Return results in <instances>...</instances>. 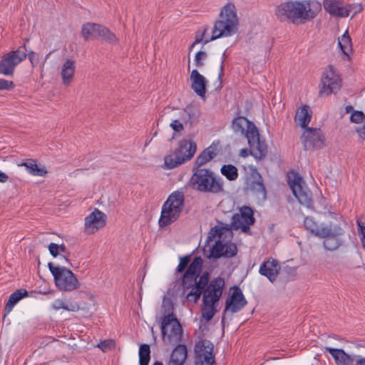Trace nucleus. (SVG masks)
<instances>
[{
  "mask_svg": "<svg viewBox=\"0 0 365 365\" xmlns=\"http://www.w3.org/2000/svg\"><path fill=\"white\" fill-rule=\"evenodd\" d=\"M222 69H223V66H222V62L221 65H220V72L219 73L218 78H221V77L222 76Z\"/></svg>",
  "mask_w": 365,
  "mask_h": 365,
  "instance_id": "60",
  "label": "nucleus"
},
{
  "mask_svg": "<svg viewBox=\"0 0 365 365\" xmlns=\"http://www.w3.org/2000/svg\"><path fill=\"white\" fill-rule=\"evenodd\" d=\"M301 141L306 150L322 148L325 145V138L317 128H307L301 135Z\"/></svg>",
  "mask_w": 365,
  "mask_h": 365,
  "instance_id": "12",
  "label": "nucleus"
},
{
  "mask_svg": "<svg viewBox=\"0 0 365 365\" xmlns=\"http://www.w3.org/2000/svg\"><path fill=\"white\" fill-rule=\"evenodd\" d=\"M322 11L317 0H294L282 3L275 9V16L280 21L304 24L316 18Z\"/></svg>",
  "mask_w": 365,
  "mask_h": 365,
  "instance_id": "1",
  "label": "nucleus"
},
{
  "mask_svg": "<svg viewBox=\"0 0 365 365\" xmlns=\"http://www.w3.org/2000/svg\"><path fill=\"white\" fill-rule=\"evenodd\" d=\"M107 216L102 211L95 208L93 211L84 219V232L93 235L106 225Z\"/></svg>",
  "mask_w": 365,
  "mask_h": 365,
  "instance_id": "13",
  "label": "nucleus"
},
{
  "mask_svg": "<svg viewBox=\"0 0 365 365\" xmlns=\"http://www.w3.org/2000/svg\"><path fill=\"white\" fill-rule=\"evenodd\" d=\"M312 110L309 106L304 105L300 106L296 111L294 121L296 124L300 126L304 130L309 125L312 119Z\"/></svg>",
  "mask_w": 365,
  "mask_h": 365,
  "instance_id": "23",
  "label": "nucleus"
},
{
  "mask_svg": "<svg viewBox=\"0 0 365 365\" xmlns=\"http://www.w3.org/2000/svg\"><path fill=\"white\" fill-rule=\"evenodd\" d=\"M197 150L196 143L190 140H182L180 142L178 148L175 152L182 157L185 162L190 160L195 154Z\"/></svg>",
  "mask_w": 365,
  "mask_h": 365,
  "instance_id": "22",
  "label": "nucleus"
},
{
  "mask_svg": "<svg viewBox=\"0 0 365 365\" xmlns=\"http://www.w3.org/2000/svg\"><path fill=\"white\" fill-rule=\"evenodd\" d=\"M195 365H217L214 345L209 340H200L194 349Z\"/></svg>",
  "mask_w": 365,
  "mask_h": 365,
  "instance_id": "9",
  "label": "nucleus"
},
{
  "mask_svg": "<svg viewBox=\"0 0 365 365\" xmlns=\"http://www.w3.org/2000/svg\"><path fill=\"white\" fill-rule=\"evenodd\" d=\"M344 4L341 0H324L323 6L326 11L335 17H341L344 15L342 9Z\"/></svg>",
  "mask_w": 365,
  "mask_h": 365,
  "instance_id": "31",
  "label": "nucleus"
},
{
  "mask_svg": "<svg viewBox=\"0 0 365 365\" xmlns=\"http://www.w3.org/2000/svg\"><path fill=\"white\" fill-rule=\"evenodd\" d=\"M88 299H90L91 302L88 304L89 307L94 306L95 305V299L94 296L93 294H88Z\"/></svg>",
  "mask_w": 365,
  "mask_h": 365,
  "instance_id": "58",
  "label": "nucleus"
},
{
  "mask_svg": "<svg viewBox=\"0 0 365 365\" xmlns=\"http://www.w3.org/2000/svg\"><path fill=\"white\" fill-rule=\"evenodd\" d=\"M232 237L231 230L222 226H215L209 232L207 245L203 248L207 258H219L222 256L230 257L236 255L237 247L230 242Z\"/></svg>",
  "mask_w": 365,
  "mask_h": 365,
  "instance_id": "3",
  "label": "nucleus"
},
{
  "mask_svg": "<svg viewBox=\"0 0 365 365\" xmlns=\"http://www.w3.org/2000/svg\"><path fill=\"white\" fill-rule=\"evenodd\" d=\"M249 155H252L250 147V150H248L247 148H244V149H242L240 152V155L243 158H245V157L248 156Z\"/></svg>",
  "mask_w": 365,
  "mask_h": 365,
  "instance_id": "56",
  "label": "nucleus"
},
{
  "mask_svg": "<svg viewBox=\"0 0 365 365\" xmlns=\"http://www.w3.org/2000/svg\"><path fill=\"white\" fill-rule=\"evenodd\" d=\"M207 57V53L204 51H199L196 53L194 57V63L197 67H202L204 66V61Z\"/></svg>",
  "mask_w": 365,
  "mask_h": 365,
  "instance_id": "48",
  "label": "nucleus"
},
{
  "mask_svg": "<svg viewBox=\"0 0 365 365\" xmlns=\"http://www.w3.org/2000/svg\"><path fill=\"white\" fill-rule=\"evenodd\" d=\"M346 113H349L351 111L350 115V120L351 123L359 124L365 120V115L362 111L353 110V108L351 106H346Z\"/></svg>",
  "mask_w": 365,
  "mask_h": 365,
  "instance_id": "43",
  "label": "nucleus"
},
{
  "mask_svg": "<svg viewBox=\"0 0 365 365\" xmlns=\"http://www.w3.org/2000/svg\"><path fill=\"white\" fill-rule=\"evenodd\" d=\"M139 365H148L150 359V348L147 344H143L139 347Z\"/></svg>",
  "mask_w": 365,
  "mask_h": 365,
  "instance_id": "39",
  "label": "nucleus"
},
{
  "mask_svg": "<svg viewBox=\"0 0 365 365\" xmlns=\"http://www.w3.org/2000/svg\"><path fill=\"white\" fill-rule=\"evenodd\" d=\"M153 365H163L160 361H155Z\"/></svg>",
  "mask_w": 365,
  "mask_h": 365,
  "instance_id": "61",
  "label": "nucleus"
},
{
  "mask_svg": "<svg viewBox=\"0 0 365 365\" xmlns=\"http://www.w3.org/2000/svg\"><path fill=\"white\" fill-rule=\"evenodd\" d=\"M187 357V347L184 344H178L172 351L167 365H183Z\"/></svg>",
  "mask_w": 365,
  "mask_h": 365,
  "instance_id": "25",
  "label": "nucleus"
},
{
  "mask_svg": "<svg viewBox=\"0 0 365 365\" xmlns=\"http://www.w3.org/2000/svg\"><path fill=\"white\" fill-rule=\"evenodd\" d=\"M281 267L278 261L269 258L259 267V274H279Z\"/></svg>",
  "mask_w": 365,
  "mask_h": 365,
  "instance_id": "32",
  "label": "nucleus"
},
{
  "mask_svg": "<svg viewBox=\"0 0 365 365\" xmlns=\"http://www.w3.org/2000/svg\"><path fill=\"white\" fill-rule=\"evenodd\" d=\"M287 180L293 195L299 202L308 208L312 207V193L306 187L302 178L297 173L292 171L287 174Z\"/></svg>",
  "mask_w": 365,
  "mask_h": 365,
  "instance_id": "8",
  "label": "nucleus"
},
{
  "mask_svg": "<svg viewBox=\"0 0 365 365\" xmlns=\"http://www.w3.org/2000/svg\"><path fill=\"white\" fill-rule=\"evenodd\" d=\"M247 304V300L238 287H234L230 297L227 299L224 309L227 312L237 313Z\"/></svg>",
  "mask_w": 365,
  "mask_h": 365,
  "instance_id": "17",
  "label": "nucleus"
},
{
  "mask_svg": "<svg viewBox=\"0 0 365 365\" xmlns=\"http://www.w3.org/2000/svg\"><path fill=\"white\" fill-rule=\"evenodd\" d=\"M183 279L189 277H195V287L188 293L187 296H193L194 300L200 299V295L203 294L205 286L208 283L210 275H182Z\"/></svg>",
  "mask_w": 365,
  "mask_h": 365,
  "instance_id": "21",
  "label": "nucleus"
},
{
  "mask_svg": "<svg viewBox=\"0 0 365 365\" xmlns=\"http://www.w3.org/2000/svg\"><path fill=\"white\" fill-rule=\"evenodd\" d=\"M81 309L80 305L71 298H63V310L67 312H78Z\"/></svg>",
  "mask_w": 365,
  "mask_h": 365,
  "instance_id": "45",
  "label": "nucleus"
},
{
  "mask_svg": "<svg viewBox=\"0 0 365 365\" xmlns=\"http://www.w3.org/2000/svg\"><path fill=\"white\" fill-rule=\"evenodd\" d=\"M183 124L182 122H180L177 120L175 118L173 119L170 123V128L176 131V132H180L183 130Z\"/></svg>",
  "mask_w": 365,
  "mask_h": 365,
  "instance_id": "51",
  "label": "nucleus"
},
{
  "mask_svg": "<svg viewBox=\"0 0 365 365\" xmlns=\"http://www.w3.org/2000/svg\"><path fill=\"white\" fill-rule=\"evenodd\" d=\"M115 346V341L112 339L101 341L96 346L101 349L103 352L110 350Z\"/></svg>",
  "mask_w": 365,
  "mask_h": 365,
  "instance_id": "50",
  "label": "nucleus"
},
{
  "mask_svg": "<svg viewBox=\"0 0 365 365\" xmlns=\"http://www.w3.org/2000/svg\"><path fill=\"white\" fill-rule=\"evenodd\" d=\"M185 197L182 191L172 192L164 202L159 219V226L166 227L176 221L184 207Z\"/></svg>",
  "mask_w": 365,
  "mask_h": 365,
  "instance_id": "6",
  "label": "nucleus"
},
{
  "mask_svg": "<svg viewBox=\"0 0 365 365\" xmlns=\"http://www.w3.org/2000/svg\"><path fill=\"white\" fill-rule=\"evenodd\" d=\"M203 261L200 257H192L191 255H185L179 257V264L177 267L178 273L184 274H201Z\"/></svg>",
  "mask_w": 365,
  "mask_h": 365,
  "instance_id": "16",
  "label": "nucleus"
},
{
  "mask_svg": "<svg viewBox=\"0 0 365 365\" xmlns=\"http://www.w3.org/2000/svg\"><path fill=\"white\" fill-rule=\"evenodd\" d=\"M175 119L185 125L188 123L192 125L195 121V118H194L193 115L191 113L190 108L178 110Z\"/></svg>",
  "mask_w": 365,
  "mask_h": 365,
  "instance_id": "38",
  "label": "nucleus"
},
{
  "mask_svg": "<svg viewBox=\"0 0 365 365\" xmlns=\"http://www.w3.org/2000/svg\"><path fill=\"white\" fill-rule=\"evenodd\" d=\"M28 56H29V59L31 65L33 66H36L38 64V61H39V57H38V53H36L34 51H31L29 53Z\"/></svg>",
  "mask_w": 365,
  "mask_h": 365,
  "instance_id": "55",
  "label": "nucleus"
},
{
  "mask_svg": "<svg viewBox=\"0 0 365 365\" xmlns=\"http://www.w3.org/2000/svg\"><path fill=\"white\" fill-rule=\"evenodd\" d=\"M254 222L255 218L252 210L249 207L244 206L240 209L239 213L233 215L232 226L235 230H241L246 232Z\"/></svg>",
  "mask_w": 365,
  "mask_h": 365,
  "instance_id": "14",
  "label": "nucleus"
},
{
  "mask_svg": "<svg viewBox=\"0 0 365 365\" xmlns=\"http://www.w3.org/2000/svg\"><path fill=\"white\" fill-rule=\"evenodd\" d=\"M207 29L203 28L199 31H197L195 34V41L191 44L190 50H192L195 48V46L198 44L201 43L202 46L205 45L208 42L211 41H214L215 39H212V36L209 37L207 36Z\"/></svg>",
  "mask_w": 365,
  "mask_h": 365,
  "instance_id": "37",
  "label": "nucleus"
},
{
  "mask_svg": "<svg viewBox=\"0 0 365 365\" xmlns=\"http://www.w3.org/2000/svg\"><path fill=\"white\" fill-rule=\"evenodd\" d=\"M19 167L24 166L26 168V171L31 175L34 176H45L47 173L46 168L37 164L36 160L34 159H27L26 161L18 164Z\"/></svg>",
  "mask_w": 365,
  "mask_h": 365,
  "instance_id": "28",
  "label": "nucleus"
},
{
  "mask_svg": "<svg viewBox=\"0 0 365 365\" xmlns=\"http://www.w3.org/2000/svg\"><path fill=\"white\" fill-rule=\"evenodd\" d=\"M220 170L221 173L229 180H235L238 176L237 169L232 165H224Z\"/></svg>",
  "mask_w": 365,
  "mask_h": 365,
  "instance_id": "42",
  "label": "nucleus"
},
{
  "mask_svg": "<svg viewBox=\"0 0 365 365\" xmlns=\"http://www.w3.org/2000/svg\"><path fill=\"white\" fill-rule=\"evenodd\" d=\"M54 282L60 290L71 291L79 286V282L76 275H53Z\"/></svg>",
  "mask_w": 365,
  "mask_h": 365,
  "instance_id": "19",
  "label": "nucleus"
},
{
  "mask_svg": "<svg viewBox=\"0 0 365 365\" xmlns=\"http://www.w3.org/2000/svg\"><path fill=\"white\" fill-rule=\"evenodd\" d=\"M267 279L273 284H274L276 286L278 287H284L285 282L283 279V277L285 275H265Z\"/></svg>",
  "mask_w": 365,
  "mask_h": 365,
  "instance_id": "49",
  "label": "nucleus"
},
{
  "mask_svg": "<svg viewBox=\"0 0 365 365\" xmlns=\"http://www.w3.org/2000/svg\"><path fill=\"white\" fill-rule=\"evenodd\" d=\"M76 71L75 61L73 60L67 59L61 66V77L62 83L64 86H68L73 80Z\"/></svg>",
  "mask_w": 365,
  "mask_h": 365,
  "instance_id": "24",
  "label": "nucleus"
},
{
  "mask_svg": "<svg viewBox=\"0 0 365 365\" xmlns=\"http://www.w3.org/2000/svg\"><path fill=\"white\" fill-rule=\"evenodd\" d=\"M69 262L64 257L61 256L56 262L48 263V267L51 274H73V271L69 268Z\"/></svg>",
  "mask_w": 365,
  "mask_h": 365,
  "instance_id": "30",
  "label": "nucleus"
},
{
  "mask_svg": "<svg viewBox=\"0 0 365 365\" xmlns=\"http://www.w3.org/2000/svg\"><path fill=\"white\" fill-rule=\"evenodd\" d=\"M191 88L199 96L205 97L206 93V78L197 70L194 69L190 73Z\"/></svg>",
  "mask_w": 365,
  "mask_h": 365,
  "instance_id": "20",
  "label": "nucleus"
},
{
  "mask_svg": "<svg viewBox=\"0 0 365 365\" xmlns=\"http://www.w3.org/2000/svg\"><path fill=\"white\" fill-rule=\"evenodd\" d=\"M103 26L95 23H85L81 28V34L86 41L99 38Z\"/></svg>",
  "mask_w": 365,
  "mask_h": 365,
  "instance_id": "27",
  "label": "nucleus"
},
{
  "mask_svg": "<svg viewBox=\"0 0 365 365\" xmlns=\"http://www.w3.org/2000/svg\"><path fill=\"white\" fill-rule=\"evenodd\" d=\"M26 51L24 46L4 55L0 61V73L5 76L12 75L15 67L26 58Z\"/></svg>",
  "mask_w": 365,
  "mask_h": 365,
  "instance_id": "11",
  "label": "nucleus"
},
{
  "mask_svg": "<svg viewBox=\"0 0 365 365\" xmlns=\"http://www.w3.org/2000/svg\"><path fill=\"white\" fill-rule=\"evenodd\" d=\"M48 56V54L46 56V57L45 58V59H44L43 62L42 63V67H43L44 63H45V62L46 61V58H47Z\"/></svg>",
  "mask_w": 365,
  "mask_h": 365,
  "instance_id": "62",
  "label": "nucleus"
},
{
  "mask_svg": "<svg viewBox=\"0 0 365 365\" xmlns=\"http://www.w3.org/2000/svg\"><path fill=\"white\" fill-rule=\"evenodd\" d=\"M355 365H365V358H360L357 359Z\"/></svg>",
  "mask_w": 365,
  "mask_h": 365,
  "instance_id": "59",
  "label": "nucleus"
},
{
  "mask_svg": "<svg viewBox=\"0 0 365 365\" xmlns=\"http://www.w3.org/2000/svg\"><path fill=\"white\" fill-rule=\"evenodd\" d=\"M304 225L312 234L324 239L327 250H334L341 244L340 237L344 233L346 222L341 215L330 214L327 223L319 225L312 217H306Z\"/></svg>",
  "mask_w": 365,
  "mask_h": 365,
  "instance_id": "2",
  "label": "nucleus"
},
{
  "mask_svg": "<svg viewBox=\"0 0 365 365\" xmlns=\"http://www.w3.org/2000/svg\"><path fill=\"white\" fill-rule=\"evenodd\" d=\"M363 10V6L361 4H345L344 5L342 13L344 16L341 18L348 17L351 15V17H354L357 14L360 13Z\"/></svg>",
  "mask_w": 365,
  "mask_h": 365,
  "instance_id": "40",
  "label": "nucleus"
},
{
  "mask_svg": "<svg viewBox=\"0 0 365 365\" xmlns=\"http://www.w3.org/2000/svg\"><path fill=\"white\" fill-rule=\"evenodd\" d=\"M358 232L363 247L365 248V217H360L356 220Z\"/></svg>",
  "mask_w": 365,
  "mask_h": 365,
  "instance_id": "46",
  "label": "nucleus"
},
{
  "mask_svg": "<svg viewBox=\"0 0 365 365\" xmlns=\"http://www.w3.org/2000/svg\"><path fill=\"white\" fill-rule=\"evenodd\" d=\"M220 19L239 26L237 9L234 4L228 2L221 9Z\"/></svg>",
  "mask_w": 365,
  "mask_h": 365,
  "instance_id": "29",
  "label": "nucleus"
},
{
  "mask_svg": "<svg viewBox=\"0 0 365 365\" xmlns=\"http://www.w3.org/2000/svg\"><path fill=\"white\" fill-rule=\"evenodd\" d=\"M14 85L12 81L5 79H0V90L11 89L14 88Z\"/></svg>",
  "mask_w": 365,
  "mask_h": 365,
  "instance_id": "54",
  "label": "nucleus"
},
{
  "mask_svg": "<svg viewBox=\"0 0 365 365\" xmlns=\"http://www.w3.org/2000/svg\"><path fill=\"white\" fill-rule=\"evenodd\" d=\"M29 292L24 289H17L9 297L8 302L5 306V310L9 313L14 306L24 297H28Z\"/></svg>",
  "mask_w": 365,
  "mask_h": 365,
  "instance_id": "33",
  "label": "nucleus"
},
{
  "mask_svg": "<svg viewBox=\"0 0 365 365\" xmlns=\"http://www.w3.org/2000/svg\"><path fill=\"white\" fill-rule=\"evenodd\" d=\"M338 45L342 51V53L349 56L352 51V43L350 36L348 34V31H346L341 37L338 39Z\"/></svg>",
  "mask_w": 365,
  "mask_h": 365,
  "instance_id": "36",
  "label": "nucleus"
},
{
  "mask_svg": "<svg viewBox=\"0 0 365 365\" xmlns=\"http://www.w3.org/2000/svg\"><path fill=\"white\" fill-rule=\"evenodd\" d=\"M321 96H328L338 92L341 86V78L336 70L331 66L324 72L322 78Z\"/></svg>",
  "mask_w": 365,
  "mask_h": 365,
  "instance_id": "10",
  "label": "nucleus"
},
{
  "mask_svg": "<svg viewBox=\"0 0 365 365\" xmlns=\"http://www.w3.org/2000/svg\"><path fill=\"white\" fill-rule=\"evenodd\" d=\"M252 190L263 200L266 199V190L261 178L253 183Z\"/></svg>",
  "mask_w": 365,
  "mask_h": 365,
  "instance_id": "47",
  "label": "nucleus"
},
{
  "mask_svg": "<svg viewBox=\"0 0 365 365\" xmlns=\"http://www.w3.org/2000/svg\"><path fill=\"white\" fill-rule=\"evenodd\" d=\"M190 185L202 192L217 194L223 191V182L215 173L206 168H194Z\"/></svg>",
  "mask_w": 365,
  "mask_h": 365,
  "instance_id": "5",
  "label": "nucleus"
},
{
  "mask_svg": "<svg viewBox=\"0 0 365 365\" xmlns=\"http://www.w3.org/2000/svg\"><path fill=\"white\" fill-rule=\"evenodd\" d=\"M60 250H63V247H59L57 244L51 243L48 245V250L51 255H53L54 257H56L58 256Z\"/></svg>",
  "mask_w": 365,
  "mask_h": 365,
  "instance_id": "52",
  "label": "nucleus"
},
{
  "mask_svg": "<svg viewBox=\"0 0 365 365\" xmlns=\"http://www.w3.org/2000/svg\"><path fill=\"white\" fill-rule=\"evenodd\" d=\"M9 180V176L4 172L0 171V182L4 183Z\"/></svg>",
  "mask_w": 365,
  "mask_h": 365,
  "instance_id": "57",
  "label": "nucleus"
},
{
  "mask_svg": "<svg viewBox=\"0 0 365 365\" xmlns=\"http://www.w3.org/2000/svg\"><path fill=\"white\" fill-rule=\"evenodd\" d=\"M215 148L210 146L205 149L196 158L195 165V168H199L202 165L208 163L216 155Z\"/></svg>",
  "mask_w": 365,
  "mask_h": 365,
  "instance_id": "34",
  "label": "nucleus"
},
{
  "mask_svg": "<svg viewBox=\"0 0 365 365\" xmlns=\"http://www.w3.org/2000/svg\"><path fill=\"white\" fill-rule=\"evenodd\" d=\"M203 306L202 308V317L207 322H209L212 319L215 314V309L214 307L215 304H211L207 301H202Z\"/></svg>",
  "mask_w": 365,
  "mask_h": 365,
  "instance_id": "41",
  "label": "nucleus"
},
{
  "mask_svg": "<svg viewBox=\"0 0 365 365\" xmlns=\"http://www.w3.org/2000/svg\"><path fill=\"white\" fill-rule=\"evenodd\" d=\"M325 349L333 357L336 365H352L353 359L343 349L331 347H326Z\"/></svg>",
  "mask_w": 365,
  "mask_h": 365,
  "instance_id": "26",
  "label": "nucleus"
},
{
  "mask_svg": "<svg viewBox=\"0 0 365 365\" xmlns=\"http://www.w3.org/2000/svg\"><path fill=\"white\" fill-rule=\"evenodd\" d=\"M161 332L163 340L165 344H175L181 341L182 327L173 313L168 314L163 318Z\"/></svg>",
  "mask_w": 365,
  "mask_h": 365,
  "instance_id": "7",
  "label": "nucleus"
},
{
  "mask_svg": "<svg viewBox=\"0 0 365 365\" xmlns=\"http://www.w3.org/2000/svg\"><path fill=\"white\" fill-rule=\"evenodd\" d=\"M51 308L55 311L63 309V298L55 299L51 304Z\"/></svg>",
  "mask_w": 365,
  "mask_h": 365,
  "instance_id": "53",
  "label": "nucleus"
},
{
  "mask_svg": "<svg viewBox=\"0 0 365 365\" xmlns=\"http://www.w3.org/2000/svg\"><path fill=\"white\" fill-rule=\"evenodd\" d=\"M232 128L235 133L245 135L251 148L252 155L256 160L263 159L267 153V147L264 140L259 138L255 125L246 118L238 116L232 120Z\"/></svg>",
  "mask_w": 365,
  "mask_h": 365,
  "instance_id": "4",
  "label": "nucleus"
},
{
  "mask_svg": "<svg viewBox=\"0 0 365 365\" xmlns=\"http://www.w3.org/2000/svg\"><path fill=\"white\" fill-rule=\"evenodd\" d=\"M99 38L109 43H116L118 42L115 35L105 26H103Z\"/></svg>",
  "mask_w": 365,
  "mask_h": 365,
  "instance_id": "44",
  "label": "nucleus"
},
{
  "mask_svg": "<svg viewBox=\"0 0 365 365\" xmlns=\"http://www.w3.org/2000/svg\"><path fill=\"white\" fill-rule=\"evenodd\" d=\"M238 26L235 24L219 19L214 24L212 39L231 36L237 32Z\"/></svg>",
  "mask_w": 365,
  "mask_h": 365,
  "instance_id": "18",
  "label": "nucleus"
},
{
  "mask_svg": "<svg viewBox=\"0 0 365 365\" xmlns=\"http://www.w3.org/2000/svg\"><path fill=\"white\" fill-rule=\"evenodd\" d=\"M206 285L203 291L202 301H207L211 304L217 303L222 294L225 287L224 279L218 276Z\"/></svg>",
  "mask_w": 365,
  "mask_h": 365,
  "instance_id": "15",
  "label": "nucleus"
},
{
  "mask_svg": "<svg viewBox=\"0 0 365 365\" xmlns=\"http://www.w3.org/2000/svg\"><path fill=\"white\" fill-rule=\"evenodd\" d=\"M185 163L182 157H180L175 150L167 155L164 158V166L167 169H173Z\"/></svg>",
  "mask_w": 365,
  "mask_h": 365,
  "instance_id": "35",
  "label": "nucleus"
}]
</instances>
